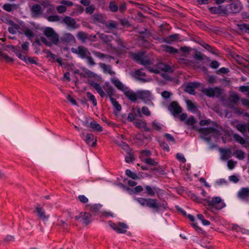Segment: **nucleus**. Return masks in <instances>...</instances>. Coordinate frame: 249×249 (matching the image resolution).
Instances as JSON below:
<instances>
[{
  "label": "nucleus",
  "mask_w": 249,
  "mask_h": 249,
  "mask_svg": "<svg viewBox=\"0 0 249 249\" xmlns=\"http://www.w3.org/2000/svg\"><path fill=\"white\" fill-rule=\"evenodd\" d=\"M89 84L97 91L101 97L108 96L116 110L118 111L121 110V106L115 99L112 98L114 95L113 89L108 82L106 83L103 87L92 81H89Z\"/></svg>",
  "instance_id": "1"
},
{
  "label": "nucleus",
  "mask_w": 249,
  "mask_h": 249,
  "mask_svg": "<svg viewBox=\"0 0 249 249\" xmlns=\"http://www.w3.org/2000/svg\"><path fill=\"white\" fill-rule=\"evenodd\" d=\"M136 200L142 206H146L158 212L162 207L161 204L156 199L151 198H137Z\"/></svg>",
  "instance_id": "2"
},
{
  "label": "nucleus",
  "mask_w": 249,
  "mask_h": 249,
  "mask_svg": "<svg viewBox=\"0 0 249 249\" xmlns=\"http://www.w3.org/2000/svg\"><path fill=\"white\" fill-rule=\"evenodd\" d=\"M207 205L208 206V210L214 212V210H221L225 206V203L222 201L220 197H213L212 200L207 201Z\"/></svg>",
  "instance_id": "3"
},
{
  "label": "nucleus",
  "mask_w": 249,
  "mask_h": 249,
  "mask_svg": "<svg viewBox=\"0 0 249 249\" xmlns=\"http://www.w3.org/2000/svg\"><path fill=\"white\" fill-rule=\"evenodd\" d=\"M131 56L137 63L140 64L148 66L153 64L152 61L142 53H131Z\"/></svg>",
  "instance_id": "4"
},
{
  "label": "nucleus",
  "mask_w": 249,
  "mask_h": 249,
  "mask_svg": "<svg viewBox=\"0 0 249 249\" xmlns=\"http://www.w3.org/2000/svg\"><path fill=\"white\" fill-rule=\"evenodd\" d=\"M148 70L149 71L155 73H159L161 71H172L171 67L169 65L164 63H159L156 65L154 66L153 67L148 68Z\"/></svg>",
  "instance_id": "5"
},
{
  "label": "nucleus",
  "mask_w": 249,
  "mask_h": 249,
  "mask_svg": "<svg viewBox=\"0 0 249 249\" xmlns=\"http://www.w3.org/2000/svg\"><path fill=\"white\" fill-rule=\"evenodd\" d=\"M202 92L209 97L215 96L220 98L223 93V90L218 87L206 88L202 90Z\"/></svg>",
  "instance_id": "6"
},
{
  "label": "nucleus",
  "mask_w": 249,
  "mask_h": 249,
  "mask_svg": "<svg viewBox=\"0 0 249 249\" xmlns=\"http://www.w3.org/2000/svg\"><path fill=\"white\" fill-rule=\"evenodd\" d=\"M44 34L52 41L53 44L57 45L59 42L58 35L50 27H46L44 31Z\"/></svg>",
  "instance_id": "7"
},
{
  "label": "nucleus",
  "mask_w": 249,
  "mask_h": 249,
  "mask_svg": "<svg viewBox=\"0 0 249 249\" xmlns=\"http://www.w3.org/2000/svg\"><path fill=\"white\" fill-rule=\"evenodd\" d=\"M151 93L148 90H141L137 91V99H140L148 105H152L153 104L151 102Z\"/></svg>",
  "instance_id": "8"
},
{
  "label": "nucleus",
  "mask_w": 249,
  "mask_h": 249,
  "mask_svg": "<svg viewBox=\"0 0 249 249\" xmlns=\"http://www.w3.org/2000/svg\"><path fill=\"white\" fill-rule=\"evenodd\" d=\"M71 51L72 53L77 54L82 59H85L90 53L88 49L83 46H79L76 48H71Z\"/></svg>",
  "instance_id": "9"
},
{
  "label": "nucleus",
  "mask_w": 249,
  "mask_h": 249,
  "mask_svg": "<svg viewBox=\"0 0 249 249\" xmlns=\"http://www.w3.org/2000/svg\"><path fill=\"white\" fill-rule=\"evenodd\" d=\"M109 225L114 231L120 233H126V229L128 228L127 225L124 223H115L110 221Z\"/></svg>",
  "instance_id": "10"
},
{
  "label": "nucleus",
  "mask_w": 249,
  "mask_h": 249,
  "mask_svg": "<svg viewBox=\"0 0 249 249\" xmlns=\"http://www.w3.org/2000/svg\"><path fill=\"white\" fill-rule=\"evenodd\" d=\"M36 213V215L38 219L44 221V222L48 221L50 215L47 214L43 208L40 205H38L35 209V211Z\"/></svg>",
  "instance_id": "11"
},
{
  "label": "nucleus",
  "mask_w": 249,
  "mask_h": 249,
  "mask_svg": "<svg viewBox=\"0 0 249 249\" xmlns=\"http://www.w3.org/2000/svg\"><path fill=\"white\" fill-rule=\"evenodd\" d=\"M242 9L241 3L239 1H236L227 6V10L232 14L239 13Z\"/></svg>",
  "instance_id": "12"
},
{
  "label": "nucleus",
  "mask_w": 249,
  "mask_h": 249,
  "mask_svg": "<svg viewBox=\"0 0 249 249\" xmlns=\"http://www.w3.org/2000/svg\"><path fill=\"white\" fill-rule=\"evenodd\" d=\"M31 16L34 18H37L40 17L43 11L41 5L38 4L33 5L31 8Z\"/></svg>",
  "instance_id": "13"
},
{
  "label": "nucleus",
  "mask_w": 249,
  "mask_h": 249,
  "mask_svg": "<svg viewBox=\"0 0 249 249\" xmlns=\"http://www.w3.org/2000/svg\"><path fill=\"white\" fill-rule=\"evenodd\" d=\"M61 23H65L67 26L72 29H75L78 27L75 19L69 16H65L61 21Z\"/></svg>",
  "instance_id": "14"
},
{
  "label": "nucleus",
  "mask_w": 249,
  "mask_h": 249,
  "mask_svg": "<svg viewBox=\"0 0 249 249\" xmlns=\"http://www.w3.org/2000/svg\"><path fill=\"white\" fill-rule=\"evenodd\" d=\"M169 109L172 112L174 116L179 114L182 112V108L177 102H172L171 103Z\"/></svg>",
  "instance_id": "15"
},
{
  "label": "nucleus",
  "mask_w": 249,
  "mask_h": 249,
  "mask_svg": "<svg viewBox=\"0 0 249 249\" xmlns=\"http://www.w3.org/2000/svg\"><path fill=\"white\" fill-rule=\"evenodd\" d=\"M125 96L131 101L135 102L137 100V91L134 92V91L129 89L128 87L123 91Z\"/></svg>",
  "instance_id": "16"
},
{
  "label": "nucleus",
  "mask_w": 249,
  "mask_h": 249,
  "mask_svg": "<svg viewBox=\"0 0 249 249\" xmlns=\"http://www.w3.org/2000/svg\"><path fill=\"white\" fill-rule=\"evenodd\" d=\"M219 152L220 153V159L225 160L231 157V151L229 148H219Z\"/></svg>",
  "instance_id": "17"
},
{
  "label": "nucleus",
  "mask_w": 249,
  "mask_h": 249,
  "mask_svg": "<svg viewBox=\"0 0 249 249\" xmlns=\"http://www.w3.org/2000/svg\"><path fill=\"white\" fill-rule=\"evenodd\" d=\"M199 83L198 82H190L185 87V91L190 94H195V89L198 88Z\"/></svg>",
  "instance_id": "18"
},
{
  "label": "nucleus",
  "mask_w": 249,
  "mask_h": 249,
  "mask_svg": "<svg viewBox=\"0 0 249 249\" xmlns=\"http://www.w3.org/2000/svg\"><path fill=\"white\" fill-rule=\"evenodd\" d=\"M110 81L118 90L122 92L127 87L123 84L118 78L113 77L110 79Z\"/></svg>",
  "instance_id": "19"
},
{
  "label": "nucleus",
  "mask_w": 249,
  "mask_h": 249,
  "mask_svg": "<svg viewBox=\"0 0 249 249\" xmlns=\"http://www.w3.org/2000/svg\"><path fill=\"white\" fill-rule=\"evenodd\" d=\"M133 77L134 78L143 82H145L148 81L146 79L143 78L144 77L146 76V74L145 72L142 71V69H140L135 71L134 73L132 74Z\"/></svg>",
  "instance_id": "20"
},
{
  "label": "nucleus",
  "mask_w": 249,
  "mask_h": 249,
  "mask_svg": "<svg viewBox=\"0 0 249 249\" xmlns=\"http://www.w3.org/2000/svg\"><path fill=\"white\" fill-rule=\"evenodd\" d=\"M99 66L103 70L104 72L107 73L111 76H114L116 74L115 72L112 70L110 65H107L105 63H100Z\"/></svg>",
  "instance_id": "21"
},
{
  "label": "nucleus",
  "mask_w": 249,
  "mask_h": 249,
  "mask_svg": "<svg viewBox=\"0 0 249 249\" xmlns=\"http://www.w3.org/2000/svg\"><path fill=\"white\" fill-rule=\"evenodd\" d=\"M135 126L138 128H142L146 132L151 131V129L147 127L146 122L142 120H138L134 122Z\"/></svg>",
  "instance_id": "22"
},
{
  "label": "nucleus",
  "mask_w": 249,
  "mask_h": 249,
  "mask_svg": "<svg viewBox=\"0 0 249 249\" xmlns=\"http://www.w3.org/2000/svg\"><path fill=\"white\" fill-rule=\"evenodd\" d=\"M197 131L205 135H207L209 134H217L218 133V131L216 129L211 127L209 128H200L197 129Z\"/></svg>",
  "instance_id": "23"
},
{
  "label": "nucleus",
  "mask_w": 249,
  "mask_h": 249,
  "mask_svg": "<svg viewBox=\"0 0 249 249\" xmlns=\"http://www.w3.org/2000/svg\"><path fill=\"white\" fill-rule=\"evenodd\" d=\"M238 197L242 200H245L249 196V188H241L237 194Z\"/></svg>",
  "instance_id": "24"
},
{
  "label": "nucleus",
  "mask_w": 249,
  "mask_h": 249,
  "mask_svg": "<svg viewBox=\"0 0 249 249\" xmlns=\"http://www.w3.org/2000/svg\"><path fill=\"white\" fill-rule=\"evenodd\" d=\"M82 71L84 72V74L83 73H81L80 74V75L82 77H89V78H91V77H96L97 75V74L94 73L93 72L90 71V70H88L87 68H82Z\"/></svg>",
  "instance_id": "25"
},
{
  "label": "nucleus",
  "mask_w": 249,
  "mask_h": 249,
  "mask_svg": "<svg viewBox=\"0 0 249 249\" xmlns=\"http://www.w3.org/2000/svg\"><path fill=\"white\" fill-rule=\"evenodd\" d=\"M94 137L92 134H88L86 135L85 141L88 145H90L92 146H94L96 144V140L94 141Z\"/></svg>",
  "instance_id": "26"
},
{
  "label": "nucleus",
  "mask_w": 249,
  "mask_h": 249,
  "mask_svg": "<svg viewBox=\"0 0 249 249\" xmlns=\"http://www.w3.org/2000/svg\"><path fill=\"white\" fill-rule=\"evenodd\" d=\"M80 217L82 219L83 222L86 225L89 224L91 222V214L86 212H81Z\"/></svg>",
  "instance_id": "27"
},
{
  "label": "nucleus",
  "mask_w": 249,
  "mask_h": 249,
  "mask_svg": "<svg viewBox=\"0 0 249 249\" xmlns=\"http://www.w3.org/2000/svg\"><path fill=\"white\" fill-rule=\"evenodd\" d=\"M18 8V5L15 3L10 4L5 3L3 5L2 8L6 11L11 12L14 10H16Z\"/></svg>",
  "instance_id": "28"
},
{
  "label": "nucleus",
  "mask_w": 249,
  "mask_h": 249,
  "mask_svg": "<svg viewBox=\"0 0 249 249\" xmlns=\"http://www.w3.org/2000/svg\"><path fill=\"white\" fill-rule=\"evenodd\" d=\"M99 38L105 43L107 44L113 39V36H111L107 35L104 33L99 35Z\"/></svg>",
  "instance_id": "29"
},
{
  "label": "nucleus",
  "mask_w": 249,
  "mask_h": 249,
  "mask_svg": "<svg viewBox=\"0 0 249 249\" xmlns=\"http://www.w3.org/2000/svg\"><path fill=\"white\" fill-rule=\"evenodd\" d=\"M200 44L201 46H202L203 47H204L205 49H206L210 52L214 54L216 53L217 50L215 48L209 45L208 44L203 42L201 43Z\"/></svg>",
  "instance_id": "30"
},
{
  "label": "nucleus",
  "mask_w": 249,
  "mask_h": 249,
  "mask_svg": "<svg viewBox=\"0 0 249 249\" xmlns=\"http://www.w3.org/2000/svg\"><path fill=\"white\" fill-rule=\"evenodd\" d=\"M233 138L236 142L240 143L241 144L243 145L248 143L243 137L238 134H234L233 135Z\"/></svg>",
  "instance_id": "31"
},
{
  "label": "nucleus",
  "mask_w": 249,
  "mask_h": 249,
  "mask_svg": "<svg viewBox=\"0 0 249 249\" xmlns=\"http://www.w3.org/2000/svg\"><path fill=\"white\" fill-rule=\"evenodd\" d=\"M163 48L164 51L169 53L174 54L178 53V50L172 46L166 45Z\"/></svg>",
  "instance_id": "32"
},
{
  "label": "nucleus",
  "mask_w": 249,
  "mask_h": 249,
  "mask_svg": "<svg viewBox=\"0 0 249 249\" xmlns=\"http://www.w3.org/2000/svg\"><path fill=\"white\" fill-rule=\"evenodd\" d=\"M101 207V205L96 204L92 205H89L88 208L90 212L93 213H97L100 211Z\"/></svg>",
  "instance_id": "33"
},
{
  "label": "nucleus",
  "mask_w": 249,
  "mask_h": 249,
  "mask_svg": "<svg viewBox=\"0 0 249 249\" xmlns=\"http://www.w3.org/2000/svg\"><path fill=\"white\" fill-rule=\"evenodd\" d=\"M87 97L88 100L91 102L94 106H96L97 105V100L95 97L89 92L86 93Z\"/></svg>",
  "instance_id": "34"
},
{
  "label": "nucleus",
  "mask_w": 249,
  "mask_h": 249,
  "mask_svg": "<svg viewBox=\"0 0 249 249\" xmlns=\"http://www.w3.org/2000/svg\"><path fill=\"white\" fill-rule=\"evenodd\" d=\"M11 27H9L8 29L9 32L12 34H16V31L19 28V26L16 23H14L13 21H11Z\"/></svg>",
  "instance_id": "35"
},
{
  "label": "nucleus",
  "mask_w": 249,
  "mask_h": 249,
  "mask_svg": "<svg viewBox=\"0 0 249 249\" xmlns=\"http://www.w3.org/2000/svg\"><path fill=\"white\" fill-rule=\"evenodd\" d=\"M116 143L118 144L124 151H125L126 153H128L131 151V149L128 145L124 142H121L119 143L116 142Z\"/></svg>",
  "instance_id": "36"
},
{
  "label": "nucleus",
  "mask_w": 249,
  "mask_h": 249,
  "mask_svg": "<svg viewBox=\"0 0 249 249\" xmlns=\"http://www.w3.org/2000/svg\"><path fill=\"white\" fill-rule=\"evenodd\" d=\"M90 127L97 131L101 132L103 130L102 127L94 121L90 123Z\"/></svg>",
  "instance_id": "37"
},
{
  "label": "nucleus",
  "mask_w": 249,
  "mask_h": 249,
  "mask_svg": "<svg viewBox=\"0 0 249 249\" xmlns=\"http://www.w3.org/2000/svg\"><path fill=\"white\" fill-rule=\"evenodd\" d=\"M240 100V97L237 94H232L229 97L230 103L236 104Z\"/></svg>",
  "instance_id": "38"
},
{
  "label": "nucleus",
  "mask_w": 249,
  "mask_h": 249,
  "mask_svg": "<svg viewBox=\"0 0 249 249\" xmlns=\"http://www.w3.org/2000/svg\"><path fill=\"white\" fill-rule=\"evenodd\" d=\"M145 190L146 191V193L148 196H154L155 195V190L156 188L154 187L153 188H151L149 185H146L145 186Z\"/></svg>",
  "instance_id": "39"
},
{
  "label": "nucleus",
  "mask_w": 249,
  "mask_h": 249,
  "mask_svg": "<svg viewBox=\"0 0 249 249\" xmlns=\"http://www.w3.org/2000/svg\"><path fill=\"white\" fill-rule=\"evenodd\" d=\"M3 58L7 62H13L14 59L9 56L7 54L3 53L2 52H0V59Z\"/></svg>",
  "instance_id": "40"
},
{
  "label": "nucleus",
  "mask_w": 249,
  "mask_h": 249,
  "mask_svg": "<svg viewBox=\"0 0 249 249\" xmlns=\"http://www.w3.org/2000/svg\"><path fill=\"white\" fill-rule=\"evenodd\" d=\"M238 29L245 33H249V25L244 23L241 24H238Z\"/></svg>",
  "instance_id": "41"
},
{
  "label": "nucleus",
  "mask_w": 249,
  "mask_h": 249,
  "mask_svg": "<svg viewBox=\"0 0 249 249\" xmlns=\"http://www.w3.org/2000/svg\"><path fill=\"white\" fill-rule=\"evenodd\" d=\"M110 10L113 12H116L118 10V6L115 1H111L109 4Z\"/></svg>",
  "instance_id": "42"
},
{
  "label": "nucleus",
  "mask_w": 249,
  "mask_h": 249,
  "mask_svg": "<svg viewBox=\"0 0 249 249\" xmlns=\"http://www.w3.org/2000/svg\"><path fill=\"white\" fill-rule=\"evenodd\" d=\"M47 55L46 57L49 58V59L51 61H55L57 58V56L53 53L49 51H46L45 52Z\"/></svg>",
  "instance_id": "43"
},
{
  "label": "nucleus",
  "mask_w": 249,
  "mask_h": 249,
  "mask_svg": "<svg viewBox=\"0 0 249 249\" xmlns=\"http://www.w3.org/2000/svg\"><path fill=\"white\" fill-rule=\"evenodd\" d=\"M92 53L96 57L102 59L105 58H108L110 57L109 55L107 54L103 53L101 52L97 51H93Z\"/></svg>",
  "instance_id": "44"
},
{
  "label": "nucleus",
  "mask_w": 249,
  "mask_h": 249,
  "mask_svg": "<svg viewBox=\"0 0 249 249\" xmlns=\"http://www.w3.org/2000/svg\"><path fill=\"white\" fill-rule=\"evenodd\" d=\"M235 157L239 160H243L245 157V154L241 150H237L234 152Z\"/></svg>",
  "instance_id": "45"
},
{
  "label": "nucleus",
  "mask_w": 249,
  "mask_h": 249,
  "mask_svg": "<svg viewBox=\"0 0 249 249\" xmlns=\"http://www.w3.org/2000/svg\"><path fill=\"white\" fill-rule=\"evenodd\" d=\"M236 128L238 131L244 134L246 130H247V124L246 125L241 124H238L236 125Z\"/></svg>",
  "instance_id": "46"
},
{
  "label": "nucleus",
  "mask_w": 249,
  "mask_h": 249,
  "mask_svg": "<svg viewBox=\"0 0 249 249\" xmlns=\"http://www.w3.org/2000/svg\"><path fill=\"white\" fill-rule=\"evenodd\" d=\"M125 173L127 176L134 179H137L139 178L138 175L136 173L131 171V170L129 169L126 170Z\"/></svg>",
  "instance_id": "47"
},
{
  "label": "nucleus",
  "mask_w": 249,
  "mask_h": 249,
  "mask_svg": "<svg viewBox=\"0 0 249 249\" xmlns=\"http://www.w3.org/2000/svg\"><path fill=\"white\" fill-rule=\"evenodd\" d=\"M106 27L110 30H112L113 29L117 28V24L115 21H111L106 24Z\"/></svg>",
  "instance_id": "48"
},
{
  "label": "nucleus",
  "mask_w": 249,
  "mask_h": 249,
  "mask_svg": "<svg viewBox=\"0 0 249 249\" xmlns=\"http://www.w3.org/2000/svg\"><path fill=\"white\" fill-rule=\"evenodd\" d=\"M127 155L125 157V160L127 163L132 162L134 160V155L132 153L131 151L128 153H126Z\"/></svg>",
  "instance_id": "49"
},
{
  "label": "nucleus",
  "mask_w": 249,
  "mask_h": 249,
  "mask_svg": "<svg viewBox=\"0 0 249 249\" xmlns=\"http://www.w3.org/2000/svg\"><path fill=\"white\" fill-rule=\"evenodd\" d=\"M145 163L150 165H156L158 162L150 158H146L143 160Z\"/></svg>",
  "instance_id": "50"
},
{
  "label": "nucleus",
  "mask_w": 249,
  "mask_h": 249,
  "mask_svg": "<svg viewBox=\"0 0 249 249\" xmlns=\"http://www.w3.org/2000/svg\"><path fill=\"white\" fill-rule=\"evenodd\" d=\"M86 59L87 60V63L89 65L93 66L95 65L96 63L94 61V59L91 56L90 54H88V56L86 57Z\"/></svg>",
  "instance_id": "51"
},
{
  "label": "nucleus",
  "mask_w": 249,
  "mask_h": 249,
  "mask_svg": "<svg viewBox=\"0 0 249 249\" xmlns=\"http://www.w3.org/2000/svg\"><path fill=\"white\" fill-rule=\"evenodd\" d=\"M47 19L50 22H56L59 21L60 18L58 15L50 16L47 17Z\"/></svg>",
  "instance_id": "52"
},
{
  "label": "nucleus",
  "mask_w": 249,
  "mask_h": 249,
  "mask_svg": "<svg viewBox=\"0 0 249 249\" xmlns=\"http://www.w3.org/2000/svg\"><path fill=\"white\" fill-rule=\"evenodd\" d=\"M178 38V35L177 34L170 36L169 37L165 39V42L167 43H171Z\"/></svg>",
  "instance_id": "53"
},
{
  "label": "nucleus",
  "mask_w": 249,
  "mask_h": 249,
  "mask_svg": "<svg viewBox=\"0 0 249 249\" xmlns=\"http://www.w3.org/2000/svg\"><path fill=\"white\" fill-rule=\"evenodd\" d=\"M65 38L67 41L69 42H72L75 41L74 36L70 33H68L66 34L65 36Z\"/></svg>",
  "instance_id": "54"
},
{
  "label": "nucleus",
  "mask_w": 249,
  "mask_h": 249,
  "mask_svg": "<svg viewBox=\"0 0 249 249\" xmlns=\"http://www.w3.org/2000/svg\"><path fill=\"white\" fill-rule=\"evenodd\" d=\"M77 36L79 39L84 41L87 38V34L83 32H79Z\"/></svg>",
  "instance_id": "55"
},
{
  "label": "nucleus",
  "mask_w": 249,
  "mask_h": 249,
  "mask_svg": "<svg viewBox=\"0 0 249 249\" xmlns=\"http://www.w3.org/2000/svg\"><path fill=\"white\" fill-rule=\"evenodd\" d=\"M152 129H154V130L159 131L161 129V127L160 125V123H159L156 120L153 121L152 123Z\"/></svg>",
  "instance_id": "56"
},
{
  "label": "nucleus",
  "mask_w": 249,
  "mask_h": 249,
  "mask_svg": "<svg viewBox=\"0 0 249 249\" xmlns=\"http://www.w3.org/2000/svg\"><path fill=\"white\" fill-rule=\"evenodd\" d=\"M56 9L57 12L59 14L65 13L67 10V8L63 5H58L56 7Z\"/></svg>",
  "instance_id": "57"
},
{
  "label": "nucleus",
  "mask_w": 249,
  "mask_h": 249,
  "mask_svg": "<svg viewBox=\"0 0 249 249\" xmlns=\"http://www.w3.org/2000/svg\"><path fill=\"white\" fill-rule=\"evenodd\" d=\"M21 48L23 53H26L29 49V43L28 42H24L21 45Z\"/></svg>",
  "instance_id": "58"
},
{
  "label": "nucleus",
  "mask_w": 249,
  "mask_h": 249,
  "mask_svg": "<svg viewBox=\"0 0 249 249\" xmlns=\"http://www.w3.org/2000/svg\"><path fill=\"white\" fill-rule=\"evenodd\" d=\"M25 35L28 38H31L34 36L33 32L32 30L27 28L24 30Z\"/></svg>",
  "instance_id": "59"
},
{
  "label": "nucleus",
  "mask_w": 249,
  "mask_h": 249,
  "mask_svg": "<svg viewBox=\"0 0 249 249\" xmlns=\"http://www.w3.org/2000/svg\"><path fill=\"white\" fill-rule=\"evenodd\" d=\"M8 47L12 48L13 51L16 53V55L20 59L21 57L22 54L20 51L16 49V47L10 45Z\"/></svg>",
  "instance_id": "60"
},
{
  "label": "nucleus",
  "mask_w": 249,
  "mask_h": 249,
  "mask_svg": "<svg viewBox=\"0 0 249 249\" xmlns=\"http://www.w3.org/2000/svg\"><path fill=\"white\" fill-rule=\"evenodd\" d=\"M142 114H143L144 115H145L147 116H149L151 115L150 111L149 110V108L147 107H145V106L142 107Z\"/></svg>",
  "instance_id": "61"
},
{
  "label": "nucleus",
  "mask_w": 249,
  "mask_h": 249,
  "mask_svg": "<svg viewBox=\"0 0 249 249\" xmlns=\"http://www.w3.org/2000/svg\"><path fill=\"white\" fill-rule=\"evenodd\" d=\"M196 123V120L194 117H189L186 121L185 123L188 125H193Z\"/></svg>",
  "instance_id": "62"
},
{
  "label": "nucleus",
  "mask_w": 249,
  "mask_h": 249,
  "mask_svg": "<svg viewBox=\"0 0 249 249\" xmlns=\"http://www.w3.org/2000/svg\"><path fill=\"white\" fill-rule=\"evenodd\" d=\"M40 40L48 46H51L53 44L52 41H48L45 37L43 36L40 37Z\"/></svg>",
  "instance_id": "63"
},
{
  "label": "nucleus",
  "mask_w": 249,
  "mask_h": 249,
  "mask_svg": "<svg viewBox=\"0 0 249 249\" xmlns=\"http://www.w3.org/2000/svg\"><path fill=\"white\" fill-rule=\"evenodd\" d=\"M239 90L242 92H247L249 95V86H242L239 87Z\"/></svg>",
  "instance_id": "64"
}]
</instances>
